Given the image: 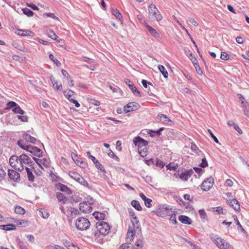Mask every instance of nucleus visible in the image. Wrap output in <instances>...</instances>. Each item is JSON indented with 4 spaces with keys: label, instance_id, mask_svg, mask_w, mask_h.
Segmentation results:
<instances>
[{
    "label": "nucleus",
    "instance_id": "obj_1",
    "mask_svg": "<svg viewBox=\"0 0 249 249\" xmlns=\"http://www.w3.org/2000/svg\"><path fill=\"white\" fill-rule=\"evenodd\" d=\"M5 109H12V111H13L14 113L19 114L21 115L17 116L18 119L23 122H28V117L25 115H23L25 113V111L22 109L20 106L16 102L14 101H10L7 103Z\"/></svg>",
    "mask_w": 249,
    "mask_h": 249
},
{
    "label": "nucleus",
    "instance_id": "obj_2",
    "mask_svg": "<svg viewBox=\"0 0 249 249\" xmlns=\"http://www.w3.org/2000/svg\"><path fill=\"white\" fill-rule=\"evenodd\" d=\"M148 18L151 21H160L162 20V17L158 9L153 4H151L148 7Z\"/></svg>",
    "mask_w": 249,
    "mask_h": 249
},
{
    "label": "nucleus",
    "instance_id": "obj_3",
    "mask_svg": "<svg viewBox=\"0 0 249 249\" xmlns=\"http://www.w3.org/2000/svg\"><path fill=\"white\" fill-rule=\"evenodd\" d=\"M90 225V223L89 219L83 217L78 218L75 222L76 228L80 231L87 230Z\"/></svg>",
    "mask_w": 249,
    "mask_h": 249
},
{
    "label": "nucleus",
    "instance_id": "obj_4",
    "mask_svg": "<svg viewBox=\"0 0 249 249\" xmlns=\"http://www.w3.org/2000/svg\"><path fill=\"white\" fill-rule=\"evenodd\" d=\"M173 212V209L171 206H160L157 210L156 214L162 217L170 215V213Z\"/></svg>",
    "mask_w": 249,
    "mask_h": 249
},
{
    "label": "nucleus",
    "instance_id": "obj_5",
    "mask_svg": "<svg viewBox=\"0 0 249 249\" xmlns=\"http://www.w3.org/2000/svg\"><path fill=\"white\" fill-rule=\"evenodd\" d=\"M97 230L103 235L107 234L110 231V227L107 222L101 221H99L96 224Z\"/></svg>",
    "mask_w": 249,
    "mask_h": 249
},
{
    "label": "nucleus",
    "instance_id": "obj_6",
    "mask_svg": "<svg viewBox=\"0 0 249 249\" xmlns=\"http://www.w3.org/2000/svg\"><path fill=\"white\" fill-rule=\"evenodd\" d=\"M19 157L13 155L9 159V163L10 165L15 170L18 171H22L24 169V167L19 163Z\"/></svg>",
    "mask_w": 249,
    "mask_h": 249
},
{
    "label": "nucleus",
    "instance_id": "obj_7",
    "mask_svg": "<svg viewBox=\"0 0 249 249\" xmlns=\"http://www.w3.org/2000/svg\"><path fill=\"white\" fill-rule=\"evenodd\" d=\"M70 177L84 186L89 187L88 182L77 172L70 171L68 173Z\"/></svg>",
    "mask_w": 249,
    "mask_h": 249
},
{
    "label": "nucleus",
    "instance_id": "obj_8",
    "mask_svg": "<svg viewBox=\"0 0 249 249\" xmlns=\"http://www.w3.org/2000/svg\"><path fill=\"white\" fill-rule=\"evenodd\" d=\"M214 179L213 177H210L205 179L201 185V188L204 191H209L213 186Z\"/></svg>",
    "mask_w": 249,
    "mask_h": 249
},
{
    "label": "nucleus",
    "instance_id": "obj_9",
    "mask_svg": "<svg viewBox=\"0 0 249 249\" xmlns=\"http://www.w3.org/2000/svg\"><path fill=\"white\" fill-rule=\"evenodd\" d=\"M19 158L20 160L19 163L22 164L23 167H24V165L33 166L34 164L33 161L26 154H21L19 156Z\"/></svg>",
    "mask_w": 249,
    "mask_h": 249
},
{
    "label": "nucleus",
    "instance_id": "obj_10",
    "mask_svg": "<svg viewBox=\"0 0 249 249\" xmlns=\"http://www.w3.org/2000/svg\"><path fill=\"white\" fill-rule=\"evenodd\" d=\"M133 142L135 145L138 147V149L146 147L148 144V141L139 136L135 137Z\"/></svg>",
    "mask_w": 249,
    "mask_h": 249
},
{
    "label": "nucleus",
    "instance_id": "obj_11",
    "mask_svg": "<svg viewBox=\"0 0 249 249\" xmlns=\"http://www.w3.org/2000/svg\"><path fill=\"white\" fill-rule=\"evenodd\" d=\"M140 107V105L138 103L134 102H130L124 107V110L126 113L130 111L136 110L139 109Z\"/></svg>",
    "mask_w": 249,
    "mask_h": 249
},
{
    "label": "nucleus",
    "instance_id": "obj_12",
    "mask_svg": "<svg viewBox=\"0 0 249 249\" xmlns=\"http://www.w3.org/2000/svg\"><path fill=\"white\" fill-rule=\"evenodd\" d=\"M210 237L216 246L221 249L222 243H224L225 240L220 237L218 235L215 234H211Z\"/></svg>",
    "mask_w": 249,
    "mask_h": 249
},
{
    "label": "nucleus",
    "instance_id": "obj_13",
    "mask_svg": "<svg viewBox=\"0 0 249 249\" xmlns=\"http://www.w3.org/2000/svg\"><path fill=\"white\" fill-rule=\"evenodd\" d=\"M35 162L42 168L43 169V167H48L50 165V160L47 158H43L42 159H38L35 157L33 158Z\"/></svg>",
    "mask_w": 249,
    "mask_h": 249
},
{
    "label": "nucleus",
    "instance_id": "obj_14",
    "mask_svg": "<svg viewBox=\"0 0 249 249\" xmlns=\"http://www.w3.org/2000/svg\"><path fill=\"white\" fill-rule=\"evenodd\" d=\"M227 203L235 211L240 210V206L239 202L235 198L226 199Z\"/></svg>",
    "mask_w": 249,
    "mask_h": 249
},
{
    "label": "nucleus",
    "instance_id": "obj_15",
    "mask_svg": "<svg viewBox=\"0 0 249 249\" xmlns=\"http://www.w3.org/2000/svg\"><path fill=\"white\" fill-rule=\"evenodd\" d=\"M125 84L128 86L130 89L132 91L133 94L136 96H140L141 93L137 89V88L134 86L133 83L128 79L124 80Z\"/></svg>",
    "mask_w": 249,
    "mask_h": 249
},
{
    "label": "nucleus",
    "instance_id": "obj_16",
    "mask_svg": "<svg viewBox=\"0 0 249 249\" xmlns=\"http://www.w3.org/2000/svg\"><path fill=\"white\" fill-rule=\"evenodd\" d=\"M79 209L84 213H89L92 211V207L88 202H81L79 204Z\"/></svg>",
    "mask_w": 249,
    "mask_h": 249
},
{
    "label": "nucleus",
    "instance_id": "obj_17",
    "mask_svg": "<svg viewBox=\"0 0 249 249\" xmlns=\"http://www.w3.org/2000/svg\"><path fill=\"white\" fill-rule=\"evenodd\" d=\"M8 176L12 180L14 181L20 180L19 174L14 170L9 169L8 171Z\"/></svg>",
    "mask_w": 249,
    "mask_h": 249
},
{
    "label": "nucleus",
    "instance_id": "obj_18",
    "mask_svg": "<svg viewBox=\"0 0 249 249\" xmlns=\"http://www.w3.org/2000/svg\"><path fill=\"white\" fill-rule=\"evenodd\" d=\"M194 172L192 170H187L181 172L178 175L179 178L184 181H187L193 175Z\"/></svg>",
    "mask_w": 249,
    "mask_h": 249
},
{
    "label": "nucleus",
    "instance_id": "obj_19",
    "mask_svg": "<svg viewBox=\"0 0 249 249\" xmlns=\"http://www.w3.org/2000/svg\"><path fill=\"white\" fill-rule=\"evenodd\" d=\"M145 27L146 28L149 33L154 37L159 38L160 37V33L154 28L149 26L148 24L145 23L144 24Z\"/></svg>",
    "mask_w": 249,
    "mask_h": 249
},
{
    "label": "nucleus",
    "instance_id": "obj_20",
    "mask_svg": "<svg viewBox=\"0 0 249 249\" xmlns=\"http://www.w3.org/2000/svg\"><path fill=\"white\" fill-rule=\"evenodd\" d=\"M56 186L58 190H60L68 195H71L72 193V191L69 188L62 183H58Z\"/></svg>",
    "mask_w": 249,
    "mask_h": 249
},
{
    "label": "nucleus",
    "instance_id": "obj_21",
    "mask_svg": "<svg viewBox=\"0 0 249 249\" xmlns=\"http://www.w3.org/2000/svg\"><path fill=\"white\" fill-rule=\"evenodd\" d=\"M137 231V230H136L133 229L132 227H129L126 236V240L127 242H131L133 240Z\"/></svg>",
    "mask_w": 249,
    "mask_h": 249
},
{
    "label": "nucleus",
    "instance_id": "obj_22",
    "mask_svg": "<svg viewBox=\"0 0 249 249\" xmlns=\"http://www.w3.org/2000/svg\"><path fill=\"white\" fill-rule=\"evenodd\" d=\"M241 107L243 108L244 115L247 117L249 118V104L248 102L242 101Z\"/></svg>",
    "mask_w": 249,
    "mask_h": 249
},
{
    "label": "nucleus",
    "instance_id": "obj_23",
    "mask_svg": "<svg viewBox=\"0 0 249 249\" xmlns=\"http://www.w3.org/2000/svg\"><path fill=\"white\" fill-rule=\"evenodd\" d=\"M178 220L181 223L185 224L190 225L192 223V221L191 218L184 215H180L178 217Z\"/></svg>",
    "mask_w": 249,
    "mask_h": 249
},
{
    "label": "nucleus",
    "instance_id": "obj_24",
    "mask_svg": "<svg viewBox=\"0 0 249 249\" xmlns=\"http://www.w3.org/2000/svg\"><path fill=\"white\" fill-rule=\"evenodd\" d=\"M132 226H130L129 227H132L133 229L136 230L138 231H140V223L138 220V218L132 219H131Z\"/></svg>",
    "mask_w": 249,
    "mask_h": 249
},
{
    "label": "nucleus",
    "instance_id": "obj_25",
    "mask_svg": "<svg viewBox=\"0 0 249 249\" xmlns=\"http://www.w3.org/2000/svg\"><path fill=\"white\" fill-rule=\"evenodd\" d=\"M18 35L21 36H33L34 35V33L29 30H18Z\"/></svg>",
    "mask_w": 249,
    "mask_h": 249
},
{
    "label": "nucleus",
    "instance_id": "obj_26",
    "mask_svg": "<svg viewBox=\"0 0 249 249\" xmlns=\"http://www.w3.org/2000/svg\"><path fill=\"white\" fill-rule=\"evenodd\" d=\"M0 229L5 231H11L16 229V226L13 224H9L8 225H0Z\"/></svg>",
    "mask_w": 249,
    "mask_h": 249
},
{
    "label": "nucleus",
    "instance_id": "obj_27",
    "mask_svg": "<svg viewBox=\"0 0 249 249\" xmlns=\"http://www.w3.org/2000/svg\"><path fill=\"white\" fill-rule=\"evenodd\" d=\"M56 197L63 204L66 203L67 200V198L63 194L59 192L56 193Z\"/></svg>",
    "mask_w": 249,
    "mask_h": 249
},
{
    "label": "nucleus",
    "instance_id": "obj_28",
    "mask_svg": "<svg viewBox=\"0 0 249 249\" xmlns=\"http://www.w3.org/2000/svg\"><path fill=\"white\" fill-rule=\"evenodd\" d=\"M93 215L97 220L102 221L105 219V214L102 213H99L98 212H95L93 213Z\"/></svg>",
    "mask_w": 249,
    "mask_h": 249
},
{
    "label": "nucleus",
    "instance_id": "obj_29",
    "mask_svg": "<svg viewBox=\"0 0 249 249\" xmlns=\"http://www.w3.org/2000/svg\"><path fill=\"white\" fill-rule=\"evenodd\" d=\"M23 137L27 142H29L33 143H35L36 141V139L35 138L28 134H23Z\"/></svg>",
    "mask_w": 249,
    "mask_h": 249
},
{
    "label": "nucleus",
    "instance_id": "obj_30",
    "mask_svg": "<svg viewBox=\"0 0 249 249\" xmlns=\"http://www.w3.org/2000/svg\"><path fill=\"white\" fill-rule=\"evenodd\" d=\"M135 247L134 249H142L143 246V238H141L137 240L135 243Z\"/></svg>",
    "mask_w": 249,
    "mask_h": 249
},
{
    "label": "nucleus",
    "instance_id": "obj_31",
    "mask_svg": "<svg viewBox=\"0 0 249 249\" xmlns=\"http://www.w3.org/2000/svg\"><path fill=\"white\" fill-rule=\"evenodd\" d=\"M158 69L160 72L162 74L163 77L165 78H168V73L166 70L165 69V67L161 65H159L158 66Z\"/></svg>",
    "mask_w": 249,
    "mask_h": 249
},
{
    "label": "nucleus",
    "instance_id": "obj_32",
    "mask_svg": "<svg viewBox=\"0 0 249 249\" xmlns=\"http://www.w3.org/2000/svg\"><path fill=\"white\" fill-rule=\"evenodd\" d=\"M131 205L137 210L141 211L142 210V208L139 203V202L136 200H133L131 202Z\"/></svg>",
    "mask_w": 249,
    "mask_h": 249
},
{
    "label": "nucleus",
    "instance_id": "obj_33",
    "mask_svg": "<svg viewBox=\"0 0 249 249\" xmlns=\"http://www.w3.org/2000/svg\"><path fill=\"white\" fill-rule=\"evenodd\" d=\"M157 118L160 121L165 123H168L169 122H171V121L164 114L158 115Z\"/></svg>",
    "mask_w": 249,
    "mask_h": 249
},
{
    "label": "nucleus",
    "instance_id": "obj_34",
    "mask_svg": "<svg viewBox=\"0 0 249 249\" xmlns=\"http://www.w3.org/2000/svg\"><path fill=\"white\" fill-rule=\"evenodd\" d=\"M176 214L177 213L173 210V212H171V213H170V215H168L170 216V221L174 224H176L177 223Z\"/></svg>",
    "mask_w": 249,
    "mask_h": 249
},
{
    "label": "nucleus",
    "instance_id": "obj_35",
    "mask_svg": "<svg viewBox=\"0 0 249 249\" xmlns=\"http://www.w3.org/2000/svg\"><path fill=\"white\" fill-rule=\"evenodd\" d=\"M53 87L55 90L56 91H60L62 89V86L61 83H58L57 81H53L52 78H51Z\"/></svg>",
    "mask_w": 249,
    "mask_h": 249
},
{
    "label": "nucleus",
    "instance_id": "obj_36",
    "mask_svg": "<svg viewBox=\"0 0 249 249\" xmlns=\"http://www.w3.org/2000/svg\"><path fill=\"white\" fill-rule=\"evenodd\" d=\"M32 153L38 157H41L42 156V151L41 150L36 146H35V148H34Z\"/></svg>",
    "mask_w": 249,
    "mask_h": 249
},
{
    "label": "nucleus",
    "instance_id": "obj_37",
    "mask_svg": "<svg viewBox=\"0 0 249 249\" xmlns=\"http://www.w3.org/2000/svg\"><path fill=\"white\" fill-rule=\"evenodd\" d=\"M25 170L27 171L28 178L29 180L31 181H34L35 176L32 173V171H30V168H29L28 167H25Z\"/></svg>",
    "mask_w": 249,
    "mask_h": 249
},
{
    "label": "nucleus",
    "instance_id": "obj_38",
    "mask_svg": "<svg viewBox=\"0 0 249 249\" xmlns=\"http://www.w3.org/2000/svg\"><path fill=\"white\" fill-rule=\"evenodd\" d=\"M119 249H134V247L130 243L126 242L122 244Z\"/></svg>",
    "mask_w": 249,
    "mask_h": 249
},
{
    "label": "nucleus",
    "instance_id": "obj_39",
    "mask_svg": "<svg viewBox=\"0 0 249 249\" xmlns=\"http://www.w3.org/2000/svg\"><path fill=\"white\" fill-rule=\"evenodd\" d=\"M234 219L235 220V222L236 224V225L238 226V229H240L242 232H243L244 234H247V233L246 231L244 230V229L242 227V225H241L240 223L239 222L237 217L236 216H234Z\"/></svg>",
    "mask_w": 249,
    "mask_h": 249
},
{
    "label": "nucleus",
    "instance_id": "obj_40",
    "mask_svg": "<svg viewBox=\"0 0 249 249\" xmlns=\"http://www.w3.org/2000/svg\"><path fill=\"white\" fill-rule=\"evenodd\" d=\"M112 13L113 15L116 17L118 19L121 20L122 18V16L120 12L117 9H112Z\"/></svg>",
    "mask_w": 249,
    "mask_h": 249
},
{
    "label": "nucleus",
    "instance_id": "obj_41",
    "mask_svg": "<svg viewBox=\"0 0 249 249\" xmlns=\"http://www.w3.org/2000/svg\"><path fill=\"white\" fill-rule=\"evenodd\" d=\"M15 212L19 214H23L25 213V210L20 206H16L15 209Z\"/></svg>",
    "mask_w": 249,
    "mask_h": 249
},
{
    "label": "nucleus",
    "instance_id": "obj_42",
    "mask_svg": "<svg viewBox=\"0 0 249 249\" xmlns=\"http://www.w3.org/2000/svg\"><path fill=\"white\" fill-rule=\"evenodd\" d=\"M221 249H234L233 247L226 240L222 243Z\"/></svg>",
    "mask_w": 249,
    "mask_h": 249
},
{
    "label": "nucleus",
    "instance_id": "obj_43",
    "mask_svg": "<svg viewBox=\"0 0 249 249\" xmlns=\"http://www.w3.org/2000/svg\"><path fill=\"white\" fill-rule=\"evenodd\" d=\"M139 153L140 155V156L142 157H146L147 155V149L146 147H142V148H140V149H138Z\"/></svg>",
    "mask_w": 249,
    "mask_h": 249
},
{
    "label": "nucleus",
    "instance_id": "obj_44",
    "mask_svg": "<svg viewBox=\"0 0 249 249\" xmlns=\"http://www.w3.org/2000/svg\"><path fill=\"white\" fill-rule=\"evenodd\" d=\"M22 10L23 14L26 16L29 17H32L33 16L34 13L29 8H23Z\"/></svg>",
    "mask_w": 249,
    "mask_h": 249
},
{
    "label": "nucleus",
    "instance_id": "obj_45",
    "mask_svg": "<svg viewBox=\"0 0 249 249\" xmlns=\"http://www.w3.org/2000/svg\"><path fill=\"white\" fill-rule=\"evenodd\" d=\"M198 213L202 219L205 220L207 219L206 213L204 209H200L198 211Z\"/></svg>",
    "mask_w": 249,
    "mask_h": 249
},
{
    "label": "nucleus",
    "instance_id": "obj_46",
    "mask_svg": "<svg viewBox=\"0 0 249 249\" xmlns=\"http://www.w3.org/2000/svg\"><path fill=\"white\" fill-rule=\"evenodd\" d=\"M74 92L71 90H69L68 91H64V94L65 97L70 101V100L71 99V97L73 95Z\"/></svg>",
    "mask_w": 249,
    "mask_h": 249
},
{
    "label": "nucleus",
    "instance_id": "obj_47",
    "mask_svg": "<svg viewBox=\"0 0 249 249\" xmlns=\"http://www.w3.org/2000/svg\"><path fill=\"white\" fill-rule=\"evenodd\" d=\"M49 58L52 60L54 64H56V65L58 67H60L61 65V63L59 61H58L57 59H55L53 54H50L49 56Z\"/></svg>",
    "mask_w": 249,
    "mask_h": 249
},
{
    "label": "nucleus",
    "instance_id": "obj_48",
    "mask_svg": "<svg viewBox=\"0 0 249 249\" xmlns=\"http://www.w3.org/2000/svg\"><path fill=\"white\" fill-rule=\"evenodd\" d=\"M17 241L18 243V246L19 249H28L24 243L21 241L19 238L17 239Z\"/></svg>",
    "mask_w": 249,
    "mask_h": 249
},
{
    "label": "nucleus",
    "instance_id": "obj_49",
    "mask_svg": "<svg viewBox=\"0 0 249 249\" xmlns=\"http://www.w3.org/2000/svg\"><path fill=\"white\" fill-rule=\"evenodd\" d=\"M96 167V168L98 169H99L101 171H102V172H105L106 171H105V169L104 168V167H103V166L99 162V161L97 160V162H94V163Z\"/></svg>",
    "mask_w": 249,
    "mask_h": 249
},
{
    "label": "nucleus",
    "instance_id": "obj_50",
    "mask_svg": "<svg viewBox=\"0 0 249 249\" xmlns=\"http://www.w3.org/2000/svg\"><path fill=\"white\" fill-rule=\"evenodd\" d=\"M220 58L224 60L230 59V55L225 52H221Z\"/></svg>",
    "mask_w": 249,
    "mask_h": 249
},
{
    "label": "nucleus",
    "instance_id": "obj_51",
    "mask_svg": "<svg viewBox=\"0 0 249 249\" xmlns=\"http://www.w3.org/2000/svg\"><path fill=\"white\" fill-rule=\"evenodd\" d=\"M128 211L129 213V216L131 217V219L138 218L132 209H129Z\"/></svg>",
    "mask_w": 249,
    "mask_h": 249
},
{
    "label": "nucleus",
    "instance_id": "obj_52",
    "mask_svg": "<svg viewBox=\"0 0 249 249\" xmlns=\"http://www.w3.org/2000/svg\"><path fill=\"white\" fill-rule=\"evenodd\" d=\"M208 165V164L207 160L206 159V158H203L202 160V161H201V163L200 164L199 166L201 167V168H204L207 167Z\"/></svg>",
    "mask_w": 249,
    "mask_h": 249
},
{
    "label": "nucleus",
    "instance_id": "obj_53",
    "mask_svg": "<svg viewBox=\"0 0 249 249\" xmlns=\"http://www.w3.org/2000/svg\"><path fill=\"white\" fill-rule=\"evenodd\" d=\"M145 206L147 208H151L152 206L151 202L152 200L149 198H147L144 201Z\"/></svg>",
    "mask_w": 249,
    "mask_h": 249
},
{
    "label": "nucleus",
    "instance_id": "obj_54",
    "mask_svg": "<svg viewBox=\"0 0 249 249\" xmlns=\"http://www.w3.org/2000/svg\"><path fill=\"white\" fill-rule=\"evenodd\" d=\"M156 165L157 166L160 167V168H163L164 166H165V164L163 162V161H162L161 160H160L159 159H157Z\"/></svg>",
    "mask_w": 249,
    "mask_h": 249
},
{
    "label": "nucleus",
    "instance_id": "obj_55",
    "mask_svg": "<svg viewBox=\"0 0 249 249\" xmlns=\"http://www.w3.org/2000/svg\"><path fill=\"white\" fill-rule=\"evenodd\" d=\"M208 132L210 134L211 136L213 138V141L217 143H219V141L218 139L214 136L212 131L210 129L208 130Z\"/></svg>",
    "mask_w": 249,
    "mask_h": 249
},
{
    "label": "nucleus",
    "instance_id": "obj_56",
    "mask_svg": "<svg viewBox=\"0 0 249 249\" xmlns=\"http://www.w3.org/2000/svg\"><path fill=\"white\" fill-rule=\"evenodd\" d=\"M213 211L216 212L218 214H223V208L221 207H217L213 208Z\"/></svg>",
    "mask_w": 249,
    "mask_h": 249
},
{
    "label": "nucleus",
    "instance_id": "obj_57",
    "mask_svg": "<svg viewBox=\"0 0 249 249\" xmlns=\"http://www.w3.org/2000/svg\"><path fill=\"white\" fill-rule=\"evenodd\" d=\"M89 103L91 104L94 105L96 106H99L100 105V103L99 101H97L94 99H90Z\"/></svg>",
    "mask_w": 249,
    "mask_h": 249
},
{
    "label": "nucleus",
    "instance_id": "obj_58",
    "mask_svg": "<svg viewBox=\"0 0 249 249\" xmlns=\"http://www.w3.org/2000/svg\"><path fill=\"white\" fill-rule=\"evenodd\" d=\"M51 33V34H49L48 35L49 37L54 40H56L57 39V38L58 37V36L54 33V32L53 31H52Z\"/></svg>",
    "mask_w": 249,
    "mask_h": 249
},
{
    "label": "nucleus",
    "instance_id": "obj_59",
    "mask_svg": "<svg viewBox=\"0 0 249 249\" xmlns=\"http://www.w3.org/2000/svg\"><path fill=\"white\" fill-rule=\"evenodd\" d=\"M87 154L88 157L92 160L93 163L97 162V160L94 156L91 155L89 152H87Z\"/></svg>",
    "mask_w": 249,
    "mask_h": 249
},
{
    "label": "nucleus",
    "instance_id": "obj_60",
    "mask_svg": "<svg viewBox=\"0 0 249 249\" xmlns=\"http://www.w3.org/2000/svg\"><path fill=\"white\" fill-rule=\"evenodd\" d=\"M34 148H35L34 146H32L31 145H26L24 150L32 153V151L34 150Z\"/></svg>",
    "mask_w": 249,
    "mask_h": 249
},
{
    "label": "nucleus",
    "instance_id": "obj_61",
    "mask_svg": "<svg viewBox=\"0 0 249 249\" xmlns=\"http://www.w3.org/2000/svg\"><path fill=\"white\" fill-rule=\"evenodd\" d=\"M108 155L111 158H115L116 160H119L118 157L115 156V155L114 154V153L111 149H109L108 150Z\"/></svg>",
    "mask_w": 249,
    "mask_h": 249
},
{
    "label": "nucleus",
    "instance_id": "obj_62",
    "mask_svg": "<svg viewBox=\"0 0 249 249\" xmlns=\"http://www.w3.org/2000/svg\"><path fill=\"white\" fill-rule=\"evenodd\" d=\"M191 149L193 151H194V152H195L196 153H197V151L199 150L197 146L194 143H192Z\"/></svg>",
    "mask_w": 249,
    "mask_h": 249
},
{
    "label": "nucleus",
    "instance_id": "obj_63",
    "mask_svg": "<svg viewBox=\"0 0 249 249\" xmlns=\"http://www.w3.org/2000/svg\"><path fill=\"white\" fill-rule=\"evenodd\" d=\"M5 174L6 173L4 171L2 168H0V181L4 178Z\"/></svg>",
    "mask_w": 249,
    "mask_h": 249
},
{
    "label": "nucleus",
    "instance_id": "obj_64",
    "mask_svg": "<svg viewBox=\"0 0 249 249\" xmlns=\"http://www.w3.org/2000/svg\"><path fill=\"white\" fill-rule=\"evenodd\" d=\"M44 15H46L47 17L51 18L54 19H58V18L54 15L53 13H45Z\"/></svg>",
    "mask_w": 249,
    "mask_h": 249
}]
</instances>
